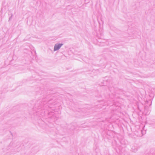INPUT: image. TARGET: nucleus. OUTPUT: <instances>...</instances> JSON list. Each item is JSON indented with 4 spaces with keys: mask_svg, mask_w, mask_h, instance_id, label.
Returning a JSON list of instances; mask_svg holds the SVG:
<instances>
[{
    "mask_svg": "<svg viewBox=\"0 0 155 155\" xmlns=\"http://www.w3.org/2000/svg\"><path fill=\"white\" fill-rule=\"evenodd\" d=\"M63 44L62 43H56L54 46V51H55L58 50L61 48L63 45Z\"/></svg>",
    "mask_w": 155,
    "mask_h": 155,
    "instance_id": "obj_1",
    "label": "nucleus"
}]
</instances>
